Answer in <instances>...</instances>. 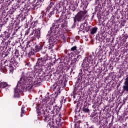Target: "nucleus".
I'll list each match as a JSON object with an SVG mask.
<instances>
[{
  "label": "nucleus",
  "instance_id": "052dcab7",
  "mask_svg": "<svg viewBox=\"0 0 128 128\" xmlns=\"http://www.w3.org/2000/svg\"><path fill=\"white\" fill-rule=\"evenodd\" d=\"M46 16V13L43 12L42 13V18H44Z\"/></svg>",
  "mask_w": 128,
  "mask_h": 128
},
{
  "label": "nucleus",
  "instance_id": "49530a36",
  "mask_svg": "<svg viewBox=\"0 0 128 128\" xmlns=\"http://www.w3.org/2000/svg\"><path fill=\"white\" fill-rule=\"evenodd\" d=\"M24 116V106H22L21 108V114L20 117H22Z\"/></svg>",
  "mask_w": 128,
  "mask_h": 128
},
{
  "label": "nucleus",
  "instance_id": "6ab92c4d",
  "mask_svg": "<svg viewBox=\"0 0 128 128\" xmlns=\"http://www.w3.org/2000/svg\"><path fill=\"white\" fill-rule=\"evenodd\" d=\"M56 122L58 126H54V124H52L50 128H59L62 126V123H60V122H62V115L60 114V113L59 114L58 118L56 120Z\"/></svg>",
  "mask_w": 128,
  "mask_h": 128
},
{
  "label": "nucleus",
  "instance_id": "f257e3e1",
  "mask_svg": "<svg viewBox=\"0 0 128 128\" xmlns=\"http://www.w3.org/2000/svg\"><path fill=\"white\" fill-rule=\"evenodd\" d=\"M35 76L34 72H28L25 74L24 72H22L20 80L17 84L20 92H24L26 90L30 92L34 86L35 88L36 87V84H34Z\"/></svg>",
  "mask_w": 128,
  "mask_h": 128
},
{
  "label": "nucleus",
  "instance_id": "a211bd4d",
  "mask_svg": "<svg viewBox=\"0 0 128 128\" xmlns=\"http://www.w3.org/2000/svg\"><path fill=\"white\" fill-rule=\"evenodd\" d=\"M68 78L66 76L64 75L63 77L58 82L57 84L61 86V88H66V82H68Z\"/></svg>",
  "mask_w": 128,
  "mask_h": 128
},
{
  "label": "nucleus",
  "instance_id": "39448f33",
  "mask_svg": "<svg viewBox=\"0 0 128 128\" xmlns=\"http://www.w3.org/2000/svg\"><path fill=\"white\" fill-rule=\"evenodd\" d=\"M50 64V57L48 55L45 56L42 58H40L38 59L37 62L34 66L35 70H40L42 72L44 70V66Z\"/></svg>",
  "mask_w": 128,
  "mask_h": 128
},
{
  "label": "nucleus",
  "instance_id": "aec40b11",
  "mask_svg": "<svg viewBox=\"0 0 128 128\" xmlns=\"http://www.w3.org/2000/svg\"><path fill=\"white\" fill-rule=\"evenodd\" d=\"M52 116H54V115H52V114L48 112L46 113V114H45L43 115L41 120H43L44 122H50V120L52 119Z\"/></svg>",
  "mask_w": 128,
  "mask_h": 128
},
{
  "label": "nucleus",
  "instance_id": "c85d7f7f",
  "mask_svg": "<svg viewBox=\"0 0 128 128\" xmlns=\"http://www.w3.org/2000/svg\"><path fill=\"white\" fill-rule=\"evenodd\" d=\"M44 0H38L37 2L34 5L33 9L36 10V9L38 8H40V6H42V2Z\"/></svg>",
  "mask_w": 128,
  "mask_h": 128
},
{
  "label": "nucleus",
  "instance_id": "4be33fe9",
  "mask_svg": "<svg viewBox=\"0 0 128 128\" xmlns=\"http://www.w3.org/2000/svg\"><path fill=\"white\" fill-rule=\"evenodd\" d=\"M20 86H16L14 88V98H20V94L22 93V92H20Z\"/></svg>",
  "mask_w": 128,
  "mask_h": 128
},
{
  "label": "nucleus",
  "instance_id": "4468645a",
  "mask_svg": "<svg viewBox=\"0 0 128 128\" xmlns=\"http://www.w3.org/2000/svg\"><path fill=\"white\" fill-rule=\"evenodd\" d=\"M34 46V42L32 41H30L27 42L26 46L24 48L25 50L28 52V50H31L28 54V56H34V53L32 50V46Z\"/></svg>",
  "mask_w": 128,
  "mask_h": 128
},
{
  "label": "nucleus",
  "instance_id": "72a5a7b5",
  "mask_svg": "<svg viewBox=\"0 0 128 128\" xmlns=\"http://www.w3.org/2000/svg\"><path fill=\"white\" fill-rule=\"evenodd\" d=\"M70 50H72V52H75L76 54H80V51L78 50V46H76L72 47Z\"/></svg>",
  "mask_w": 128,
  "mask_h": 128
},
{
  "label": "nucleus",
  "instance_id": "680f3d73",
  "mask_svg": "<svg viewBox=\"0 0 128 128\" xmlns=\"http://www.w3.org/2000/svg\"><path fill=\"white\" fill-rule=\"evenodd\" d=\"M96 126H98V128H102V126H100V124L98 123V124H96Z\"/></svg>",
  "mask_w": 128,
  "mask_h": 128
},
{
  "label": "nucleus",
  "instance_id": "69168bd1",
  "mask_svg": "<svg viewBox=\"0 0 128 128\" xmlns=\"http://www.w3.org/2000/svg\"><path fill=\"white\" fill-rule=\"evenodd\" d=\"M52 15L50 14V12L48 14V16L49 18L52 16Z\"/></svg>",
  "mask_w": 128,
  "mask_h": 128
},
{
  "label": "nucleus",
  "instance_id": "7c9ffc66",
  "mask_svg": "<svg viewBox=\"0 0 128 128\" xmlns=\"http://www.w3.org/2000/svg\"><path fill=\"white\" fill-rule=\"evenodd\" d=\"M62 105L60 104L59 106L56 105L54 106V110L55 112H60V110H62Z\"/></svg>",
  "mask_w": 128,
  "mask_h": 128
},
{
  "label": "nucleus",
  "instance_id": "8fccbe9b",
  "mask_svg": "<svg viewBox=\"0 0 128 128\" xmlns=\"http://www.w3.org/2000/svg\"><path fill=\"white\" fill-rule=\"evenodd\" d=\"M36 24H38V22H33L31 23L30 26H33V28H34L36 26Z\"/></svg>",
  "mask_w": 128,
  "mask_h": 128
},
{
  "label": "nucleus",
  "instance_id": "423d86ee",
  "mask_svg": "<svg viewBox=\"0 0 128 128\" xmlns=\"http://www.w3.org/2000/svg\"><path fill=\"white\" fill-rule=\"evenodd\" d=\"M25 34L26 36H28V34H30L29 36H34L32 37V40H40V28L36 29L34 27H33L32 28L30 27L26 30Z\"/></svg>",
  "mask_w": 128,
  "mask_h": 128
},
{
  "label": "nucleus",
  "instance_id": "6e6552de",
  "mask_svg": "<svg viewBox=\"0 0 128 128\" xmlns=\"http://www.w3.org/2000/svg\"><path fill=\"white\" fill-rule=\"evenodd\" d=\"M62 86L59 85L58 83H54L50 86V90L54 92V93L52 94V100H53L54 102L56 100V98H58V96L60 94V88Z\"/></svg>",
  "mask_w": 128,
  "mask_h": 128
},
{
  "label": "nucleus",
  "instance_id": "bf43d9fd",
  "mask_svg": "<svg viewBox=\"0 0 128 128\" xmlns=\"http://www.w3.org/2000/svg\"><path fill=\"white\" fill-rule=\"evenodd\" d=\"M12 12H14V11H12V10H10V11H8V14L12 15V14H13Z\"/></svg>",
  "mask_w": 128,
  "mask_h": 128
},
{
  "label": "nucleus",
  "instance_id": "cd10ccee",
  "mask_svg": "<svg viewBox=\"0 0 128 128\" xmlns=\"http://www.w3.org/2000/svg\"><path fill=\"white\" fill-rule=\"evenodd\" d=\"M100 120V116H96V114H92V120L93 122H98V120Z\"/></svg>",
  "mask_w": 128,
  "mask_h": 128
},
{
  "label": "nucleus",
  "instance_id": "3c124183",
  "mask_svg": "<svg viewBox=\"0 0 128 128\" xmlns=\"http://www.w3.org/2000/svg\"><path fill=\"white\" fill-rule=\"evenodd\" d=\"M66 98L65 99H63L61 102H60V104L62 106L63 104H66Z\"/></svg>",
  "mask_w": 128,
  "mask_h": 128
},
{
  "label": "nucleus",
  "instance_id": "b1692460",
  "mask_svg": "<svg viewBox=\"0 0 128 128\" xmlns=\"http://www.w3.org/2000/svg\"><path fill=\"white\" fill-rule=\"evenodd\" d=\"M82 90L81 86L76 84V86L74 88V90L72 94H78V92H80Z\"/></svg>",
  "mask_w": 128,
  "mask_h": 128
},
{
  "label": "nucleus",
  "instance_id": "2f4dec72",
  "mask_svg": "<svg viewBox=\"0 0 128 128\" xmlns=\"http://www.w3.org/2000/svg\"><path fill=\"white\" fill-rule=\"evenodd\" d=\"M0 22H1V25L2 24V26H4V24H6V22H8V18L5 16L4 18H1V20H0Z\"/></svg>",
  "mask_w": 128,
  "mask_h": 128
},
{
  "label": "nucleus",
  "instance_id": "0e129e2a",
  "mask_svg": "<svg viewBox=\"0 0 128 128\" xmlns=\"http://www.w3.org/2000/svg\"><path fill=\"white\" fill-rule=\"evenodd\" d=\"M42 54H46V49H45L44 51H42Z\"/></svg>",
  "mask_w": 128,
  "mask_h": 128
},
{
  "label": "nucleus",
  "instance_id": "864d4df0",
  "mask_svg": "<svg viewBox=\"0 0 128 128\" xmlns=\"http://www.w3.org/2000/svg\"><path fill=\"white\" fill-rule=\"evenodd\" d=\"M76 22H74V24L72 26V28H76Z\"/></svg>",
  "mask_w": 128,
  "mask_h": 128
},
{
  "label": "nucleus",
  "instance_id": "dca6fc26",
  "mask_svg": "<svg viewBox=\"0 0 128 128\" xmlns=\"http://www.w3.org/2000/svg\"><path fill=\"white\" fill-rule=\"evenodd\" d=\"M42 48H44V45L42 44V43H40L39 44L33 43L32 49L33 50V52H34V54H36V52H38L42 50Z\"/></svg>",
  "mask_w": 128,
  "mask_h": 128
},
{
  "label": "nucleus",
  "instance_id": "9b49d317",
  "mask_svg": "<svg viewBox=\"0 0 128 128\" xmlns=\"http://www.w3.org/2000/svg\"><path fill=\"white\" fill-rule=\"evenodd\" d=\"M26 18V16L24 14H20L18 16V22H16V26L14 27V32H22L24 30V28H22V26H18L20 22H22Z\"/></svg>",
  "mask_w": 128,
  "mask_h": 128
},
{
  "label": "nucleus",
  "instance_id": "7ed1b4c3",
  "mask_svg": "<svg viewBox=\"0 0 128 128\" xmlns=\"http://www.w3.org/2000/svg\"><path fill=\"white\" fill-rule=\"evenodd\" d=\"M94 56L90 55L86 57L82 64V66L84 68V70L86 72H88L89 74H87V76H90V72H93L95 74H98V72H100V68L98 66V63L96 64V62H94Z\"/></svg>",
  "mask_w": 128,
  "mask_h": 128
},
{
  "label": "nucleus",
  "instance_id": "20e7f679",
  "mask_svg": "<svg viewBox=\"0 0 128 128\" xmlns=\"http://www.w3.org/2000/svg\"><path fill=\"white\" fill-rule=\"evenodd\" d=\"M72 14L70 12V11L68 10L66 12V14L64 16L61 14L60 18L55 22L52 24H54L56 26H58V30H62V32L63 28H68V22L67 20L72 18Z\"/></svg>",
  "mask_w": 128,
  "mask_h": 128
},
{
  "label": "nucleus",
  "instance_id": "ea45409f",
  "mask_svg": "<svg viewBox=\"0 0 128 128\" xmlns=\"http://www.w3.org/2000/svg\"><path fill=\"white\" fill-rule=\"evenodd\" d=\"M90 2H88V0H86L84 1V2L83 3V4L84 6V8L86 10V8H88V4Z\"/></svg>",
  "mask_w": 128,
  "mask_h": 128
},
{
  "label": "nucleus",
  "instance_id": "a18cd8bd",
  "mask_svg": "<svg viewBox=\"0 0 128 128\" xmlns=\"http://www.w3.org/2000/svg\"><path fill=\"white\" fill-rule=\"evenodd\" d=\"M86 23H82L80 24V30H84V28H86Z\"/></svg>",
  "mask_w": 128,
  "mask_h": 128
},
{
  "label": "nucleus",
  "instance_id": "de8ad7c7",
  "mask_svg": "<svg viewBox=\"0 0 128 128\" xmlns=\"http://www.w3.org/2000/svg\"><path fill=\"white\" fill-rule=\"evenodd\" d=\"M78 6V4L73 5L72 7L70 8V10H72V12H74L75 10H76V7Z\"/></svg>",
  "mask_w": 128,
  "mask_h": 128
},
{
  "label": "nucleus",
  "instance_id": "e2e57ef3",
  "mask_svg": "<svg viewBox=\"0 0 128 128\" xmlns=\"http://www.w3.org/2000/svg\"><path fill=\"white\" fill-rule=\"evenodd\" d=\"M125 47L126 48H128V42H127L125 44Z\"/></svg>",
  "mask_w": 128,
  "mask_h": 128
},
{
  "label": "nucleus",
  "instance_id": "c756f323",
  "mask_svg": "<svg viewBox=\"0 0 128 128\" xmlns=\"http://www.w3.org/2000/svg\"><path fill=\"white\" fill-rule=\"evenodd\" d=\"M98 28L96 26L91 28L90 30V34L94 36V34H96V32H98Z\"/></svg>",
  "mask_w": 128,
  "mask_h": 128
},
{
  "label": "nucleus",
  "instance_id": "09e8293b",
  "mask_svg": "<svg viewBox=\"0 0 128 128\" xmlns=\"http://www.w3.org/2000/svg\"><path fill=\"white\" fill-rule=\"evenodd\" d=\"M97 38H98V40L100 42L102 40V34H100L97 36Z\"/></svg>",
  "mask_w": 128,
  "mask_h": 128
},
{
  "label": "nucleus",
  "instance_id": "37998d69",
  "mask_svg": "<svg viewBox=\"0 0 128 128\" xmlns=\"http://www.w3.org/2000/svg\"><path fill=\"white\" fill-rule=\"evenodd\" d=\"M75 60H76V62H80V60H82V56L80 55H78L76 57L74 58Z\"/></svg>",
  "mask_w": 128,
  "mask_h": 128
},
{
  "label": "nucleus",
  "instance_id": "393cba45",
  "mask_svg": "<svg viewBox=\"0 0 128 128\" xmlns=\"http://www.w3.org/2000/svg\"><path fill=\"white\" fill-rule=\"evenodd\" d=\"M8 88H10V85L6 82H0V88H6V90H9Z\"/></svg>",
  "mask_w": 128,
  "mask_h": 128
},
{
  "label": "nucleus",
  "instance_id": "58836bf2",
  "mask_svg": "<svg viewBox=\"0 0 128 128\" xmlns=\"http://www.w3.org/2000/svg\"><path fill=\"white\" fill-rule=\"evenodd\" d=\"M54 4H56V2L54 1L50 2V4L48 6V10L52 8H54Z\"/></svg>",
  "mask_w": 128,
  "mask_h": 128
},
{
  "label": "nucleus",
  "instance_id": "e433bc0d",
  "mask_svg": "<svg viewBox=\"0 0 128 128\" xmlns=\"http://www.w3.org/2000/svg\"><path fill=\"white\" fill-rule=\"evenodd\" d=\"M56 12V14H60V11H58V8H53V10L50 12V14L53 16V14H54Z\"/></svg>",
  "mask_w": 128,
  "mask_h": 128
},
{
  "label": "nucleus",
  "instance_id": "ddd939ff",
  "mask_svg": "<svg viewBox=\"0 0 128 128\" xmlns=\"http://www.w3.org/2000/svg\"><path fill=\"white\" fill-rule=\"evenodd\" d=\"M46 112H48L49 114H54L56 113L54 111V107L52 106V100L50 99H46Z\"/></svg>",
  "mask_w": 128,
  "mask_h": 128
},
{
  "label": "nucleus",
  "instance_id": "4d7b16f0",
  "mask_svg": "<svg viewBox=\"0 0 128 128\" xmlns=\"http://www.w3.org/2000/svg\"><path fill=\"white\" fill-rule=\"evenodd\" d=\"M80 32H82V34H86V31L80 30H80L78 32V34H80Z\"/></svg>",
  "mask_w": 128,
  "mask_h": 128
},
{
  "label": "nucleus",
  "instance_id": "1a4fd4ad",
  "mask_svg": "<svg viewBox=\"0 0 128 128\" xmlns=\"http://www.w3.org/2000/svg\"><path fill=\"white\" fill-rule=\"evenodd\" d=\"M16 60H18V59L12 58L11 59L9 58V60H8V64L10 62L9 64H8V70L10 74H12L14 70H16V68L18 66V62Z\"/></svg>",
  "mask_w": 128,
  "mask_h": 128
},
{
  "label": "nucleus",
  "instance_id": "c9c22d12",
  "mask_svg": "<svg viewBox=\"0 0 128 128\" xmlns=\"http://www.w3.org/2000/svg\"><path fill=\"white\" fill-rule=\"evenodd\" d=\"M26 50H22L20 51V56L22 58L23 56H26V54H28V53L26 52Z\"/></svg>",
  "mask_w": 128,
  "mask_h": 128
},
{
  "label": "nucleus",
  "instance_id": "f03ea898",
  "mask_svg": "<svg viewBox=\"0 0 128 128\" xmlns=\"http://www.w3.org/2000/svg\"><path fill=\"white\" fill-rule=\"evenodd\" d=\"M58 26H56V24H52V26L50 28V30L46 36L47 39L48 40V45L46 46L44 50H52L54 44H56L58 42V40L56 39L58 36H60L62 34V29H58Z\"/></svg>",
  "mask_w": 128,
  "mask_h": 128
},
{
  "label": "nucleus",
  "instance_id": "13d9d810",
  "mask_svg": "<svg viewBox=\"0 0 128 128\" xmlns=\"http://www.w3.org/2000/svg\"><path fill=\"white\" fill-rule=\"evenodd\" d=\"M122 44L126 42V39H124V38H122Z\"/></svg>",
  "mask_w": 128,
  "mask_h": 128
},
{
  "label": "nucleus",
  "instance_id": "774afa93",
  "mask_svg": "<svg viewBox=\"0 0 128 128\" xmlns=\"http://www.w3.org/2000/svg\"><path fill=\"white\" fill-rule=\"evenodd\" d=\"M68 50H64V53L66 54H68Z\"/></svg>",
  "mask_w": 128,
  "mask_h": 128
},
{
  "label": "nucleus",
  "instance_id": "5fc2aeb1",
  "mask_svg": "<svg viewBox=\"0 0 128 128\" xmlns=\"http://www.w3.org/2000/svg\"><path fill=\"white\" fill-rule=\"evenodd\" d=\"M6 46H10V41L8 40V42H5Z\"/></svg>",
  "mask_w": 128,
  "mask_h": 128
},
{
  "label": "nucleus",
  "instance_id": "473e14b6",
  "mask_svg": "<svg viewBox=\"0 0 128 128\" xmlns=\"http://www.w3.org/2000/svg\"><path fill=\"white\" fill-rule=\"evenodd\" d=\"M15 56H12V58H14L16 60H20V52L18 51V50H15Z\"/></svg>",
  "mask_w": 128,
  "mask_h": 128
},
{
  "label": "nucleus",
  "instance_id": "4c0bfd02",
  "mask_svg": "<svg viewBox=\"0 0 128 128\" xmlns=\"http://www.w3.org/2000/svg\"><path fill=\"white\" fill-rule=\"evenodd\" d=\"M115 24L114 23V22H108L107 24V26H108V28H114V26Z\"/></svg>",
  "mask_w": 128,
  "mask_h": 128
},
{
  "label": "nucleus",
  "instance_id": "0eeeda50",
  "mask_svg": "<svg viewBox=\"0 0 128 128\" xmlns=\"http://www.w3.org/2000/svg\"><path fill=\"white\" fill-rule=\"evenodd\" d=\"M36 112L38 114V118L41 120L44 114H46V100H45L42 105L40 106H36Z\"/></svg>",
  "mask_w": 128,
  "mask_h": 128
},
{
  "label": "nucleus",
  "instance_id": "f8f14e48",
  "mask_svg": "<svg viewBox=\"0 0 128 128\" xmlns=\"http://www.w3.org/2000/svg\"><path fill=\"white\" fill-rule=\"evenodd\" d=\"M50 80V76L47 74L46 76L42 75L40 76H38L34 80V84H36V86H40V82L43 80Z\"/></svg>",
  "mask_w": 128,
  "mask_h": 128
},
{
  "label": "nucleus",
  "instance_id": "79ce46f5",
  "mask_svg": "<svg viewBox=\"0 0 128 128\" xmlns=\"http://www.w3.org/2000/svg\"><path fill=\"white\" fill-rule=\"evenodd\" d=\"M92 28V26H88L87 24H86V26H85V28L84 30H85L86 32H88L90 30V28Z\"/></svg>",
  "mask_w": 128,
  "mask_h": 128
},
{
  "label": "nucleus",
  "instance_id": "a878e982",
  "mask_svg": "<svg viewBox=\"0 0 128 128\" xmlns=\"http://www.w3.org/2000/svg\"><path fill=\"white\" fill-rule=\"evenodd\" d=\"M98 124H100L102 126H108V121L106 120L104 118V117H101L100 120Z\"/></svg>",
  "mask_w": 128,
  "mask_h": 128
},
{
  "label": "nucleus",
  "instance_id": "f3484780",
  "mask_svg": "<svg viewBox=\"0 0 128 128\" xmlns=\"http://www.w3.org/2000/svg\"><path fill=\"white\" fill-rule=\"evenodd\" d=\"M88 72H86L85 70L84 71V74H82V69L80 70V72L78 74V80L76 82V84H78V82H81L82 80H86V78L84 77V76H86V73Z\"/></svg>",
  "mask_w": 128,
  "mask_h": 128
},
{
  "label": "nucleus",
  "instance_id": "9d476101",
  "mask_svg": "<svg viewBox=\"0 0 128 128\" xmlns=\"http://www.w3.org/2000/svg\"><path fill=\"white\" fill-rule=\"evenodd\" d=\"M86 14H88V11L86 10L84 11H80V12H78L76 15H75V16L74 17L73 20L75 22H82V20H86V17L88 16Z\"/></svg>",
  "mask_w": 128,
  "mask_h": 128
},
{
  "label": "nucleus",
  "instance_id": "2eb2a0df",
  "mask_svg": "<svg viewBox=\"0 0 128 128\" xmlns=\"http://www.w3.org/2000/svg\"><path fill=\"white\" fill-rule=\"evenodd\" d=\"M118 92L121 94H122L124 92H128V77L125 79L124 85L122 88H120Z\"/></svg>",
  "mask_w": 128,
  "mask_h": 128
},
{
  "label": "nucleus",
  "instance_id": "f704fd0d",
  "mask_svg": "<svg viewBox=\"0 0 128 128\" xmlns=\"http://www.w3.org/2000/svg\"><path fill=\"white\" fill-rule=\"evenodd\" d=\"M74 122H75L74 128H80V124H82V121L80 120H74Z\"/></svg>",
  "mask_w": 128,
  "mask_h": 128
},
{
  "label": "nucleus",
  "instance_id": "5701e85b",
  "mask_svg": "<svg viewBox=\"0 0 128 128\" xmlns=\"http://www.w3.org/2000/svg\"><path fill=\"white\" fill-rule=\"evenodd\" d=\"M82 112H84V114H90V110L88 108V104L86 103H84L82 108Z\"/></svg>",
  "mask_w": 128,
  "mask_h": 128
},
{
  "label": "nucleus",
  "instance_id": "bb28decb",
  "mask_svg": "<svg viewBox=\"0 0 128 128\" xmlns=\"http://www.w3.org/2000/svg\"><path fill=\"white\" fill-rule=\"evenodd\" d=\"M10 33L5 31L0 35V36L1 38H2L6 40H8V38H10Z\"/></svg>",
  "mask_w": 128,
  "mask_h": 128
},
{
  "label": "nucleus",
  "instance_id": "338daca9",
  "mask_svg": "<svg viewBox=\"0 0 128 128\" xmlns=\"http://www.w3.org/2000/svg\"><path fill=\"white\" fill-rule=\"evenodd\" d=\"M72 96H73L74 98H76V94H72Z\"/></svg>",
  "mask_w": 128,
  "mask_h": 128
},
{
  "label": "nucleus",
  "instance_id": "6e6d98bb",
  "mask_svg": "<svg viewBox=\"0 0 128 128\" xmlns=\"http://www.w3.org/2000/svg\"><path fill=\"white\" fill-rule=\"evenodd\" d=\"M123 38H124L125 40H128V34H125L124 36H123Z\"/></svg>",
  "mask_w": 128,
  "mask_h": 128
},
{
  "label": "nucleus",
  "instance_id": "a19ab883",
  "mask_svg": "<svg viewBox=\"0 0 128 128\" xmlns=\"http://www.w3.org/2000/svg\"><path fill=\"white\" fill-rule=\"evenodd\" d=\"M67 56L72 58V56H74V53L72 52V50H70V49L67 50Z\"/></svg>",
  "mask_w": 128,
  "mask_h": 128
},
{
  "label": "nucleus",
  "instance_id": "412c9836",
  "mask_svg": "<svg viewBox=\"0 0 128 128\" xmlns=\"http://www.w3.org/2000/svg\"><path fill=\"white\" fill-rule=\"evenodd\" d=\"M4 64H5V66L3 68L2 67V64H0V72H6L8 70V61L6 60L4 62Z\"/></svg>",
  "mask_w": 128,
  "mask_h": 128
},
{
  "label": "nucleus",
  "instance_id": "603ef678",
  "mask_svg": "<svg viewBox=\"0 0 128 128\" xmlns=\"http://www.w3.org/2000/svg\"><path fill=\"white\" fill-rule=\"evenodd\" d=\"M25 66H26V68H30V62H26Z\"/></svg>",
  "mask_w": 128,
  "mask_h": 128
},
{
  "label": "nucleus",
  "instance_id": "c03bdc74",
  "mask_svg": "<svg viewBox=\"0 0 128 128\" xmlns=\"http://www.w3.org/2000/svg\"><path fill=\"white\" fill-rule=\"evenodd\" d=\"M76 62H76V59L74 58H73L71 60L70 64H72V66H76Z\"/></svg>",
  "mask_w": 128,
  "mask_h": 128
}]
</instances>
